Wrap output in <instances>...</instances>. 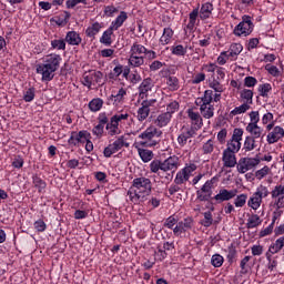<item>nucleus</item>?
Wrapping results in <instances>:
<instances>
[{
	"mask_svg": "<svg viewBox=\"0 0 284 284\" xmlns=\"http://www.w3.org/2000/svg\"><path fill=\"white\" fill-rule=\"evenodd\" d=\"M152 194V180L145 176L135 178L132 181V185L128 191V196L131 203L139 205L145 203L148 196Z\"/></svg>",
	"mask_w": 284,
	"mask_h": 284,
	"instance_id": "obj_1",
	"label": "nucleus"
},
{
	"mask_svg": "<svg viewBox=\"0 0 284 284\" xmlns=\"http://www.w3.org/2000/svg\"><path fill=\"white\" fill-rule=\"evenodd\" d=\"M61 61H63L61 54L50 53L45 55L42 63L37 64L36 72L42 75V81H52L54 73L61 65Z\"/></svg>",
	"mask_w": 284,
	"mask_h": 284,
	"instance_id": "obj_2",
	"label": "nucleus"
},
{
	"mask_svg": "<svg viewBox=\"0 0 284 284\" xmlns=\"http://www.w3.org/2000/svg\"><path fill=\"white\" fill-rule=\"evenodd\" d=\"M162 134L163 131H159L156 126L151 125L138 136V139H141L139 145H141L142 148H156V145H159V143L161 142V140L156 139H160Z\"/></svg>",
	"mask_w": 284,
	"mask_h": 284,
	"instance_id": "obj_3",
	"label": "nucleus"
},
{
	"mask_svg": "<svg viewBox=\"0 0 284 284\" xmlns=\"http://www.w3.org/2000/svg\"><path fill=\"white\" fill-rule=\"evenodd\" d=\"M254 31V22H252V17L243 16L242 21L233 30L235 37H250Z\"/></svg>",
	"mask_w": 284,
	"mask_h": 284,
	"instance_id": "obj_4",
	"label": "nucleus"
},
{
	"mask_svg": "<svg viewBox=\"0 0 284 284\" xmlns=\"http://www.w3.org/2000/svg\"><path fill=\"white\" fill-rule=\"evenodd\" d=\"M123 148H130V143L125 141V135H121L113 143L104 148L103 155L105 159H110L112 154H116V152L123 150Z\"/></svg>",
	"mask_w": 284,
	"mask_h": 284,
	"instance_id": "obj_5",
	"label": "nucleus"
},
{
	"mask_svg": "<svg viewBox=\"0 0 284 284\" xmlns=\"http://www.w3.org/2000/svg\"><path fill=\"white\" fill-rule=\"evenodd\" d=\"M216 181H219V178L213 176L203 184L201 190L196 191L197 201L204 202L212 199V190L214 189V183H216Z\"/></svg>",
	"mask_w": 284,
	"mask_h": 284,
	"instance_id": "obj_6",
	"label": "nucleus"
},
{
	"mask_svg": "<svg viewBox=\"0 0 284 284\" xmlns=\"http://www.w3.org/2000/svg\"><path fill=\"white\" fill-rule=\"evenodd\" d=\"M83 85L85 88H92V85H103V72L101 71H88L83 74Z\"/></svg>",
	"mask_w": 284,
	"mask_h": 284,
	"instance_id": "obj_7",
	"label": "nucleus"
},
{
	"mask_svg": "<svg viewBox=\"0 0 284 284\" xmlns=\"http://www.w3.org/2000/svg\"><path fill=\"white\" fill-rule=\"evenodd\" d=\"M258 163H261V159L258 158H241L236 164V169L240 174H245V172L254 170Z\"/></svg>",
	"mask_w": 284,
	"mask_h": 284,
	"instance_id": "obj_8",
	"label": "nucleus"
},
{
	"mask_svg": "<svg viewBox=\"0 0 284 284\" xmlns=\"http://www.w3.org/2000/svg\"><path fill=\"white\" fill-rule=\"evenodd\" d=\"M195 170L196 164H190L180 170L174 179L175 185H183V183H187V181H190V178L192 176V172H195Z\"/></svg>",
	"mask_w": 284,
	"mask_h": 284,
	"instance_id": "obj_9",
	"label": "nucleus"
},
{
	"mask_svg": "<svg viewBox=\"0 0 284 284\" xmlns=\"http://www.w3.org/2000/svg\"><path fill=\"white\" fill-rule=\"evenodd\" d=\"M241 141H243V129H234L231 140L227 142V148L230 152H239L241 150Z\"/></svg>",
	"mask_w": 284,
	"mask_h": 284,
	"instance_id": "obj_10",
	"label": "nucleus"
},
{
	"mask_svg": "<svg viewBox=\"0 0 284 284\" xmlns=\"http://www.w3.org/2000/svg\"><path fill=\"white\" fill-rule=\"evenodd\" d=\"M180 132L181 133L178 136V143L180 148H185V145H187V141L196 136V129H194L193 126L183 125Z\"/></svg>",
	"mask_w": 284,
	"mask_h": 284,
	"instance_id": "obj_11",
	"label": "nucleus"
},
{
	"mask_svg": "<svg viewBox=\"0 0 284 284\" xmlns=\"http://www.w3.org/2000/svg\"><path fill=\"white\" fill-rule=\"evenodd\" d=\"M156 100H144L141 103V108L138 110V121H145L150 116V108H154Z\"/></svg>",
	"mask_w": 284,
	"mask_h": 284,
	"instance_id": "obj_12",
	"label": "nucleus"
},
{
	"mask_svg": "<svg viewBox=\"0 0 284 284\" xmlns=\"http://www.w3.org/2000/svg\"><path fill=\"white\" fill-rule=\"evenodd\" d=\"M271 196L273 200H275L274 205H276L277 210H281L284 207V185L280 184L274 187V190L271 192Z\"/></svg>",
	"mask_w": 284,
	"mask_h": 284,
	"instance_id": "obj_13",
	"label": "nucleus"
},
{
	"mask_svg": "<svg viewBox=\"0 0 284 284\" xmlns=\"http://www.w3.org/2000/svg\"><path fill=\"white\" fill-rule=\"evenodd\" d=\"M239 194V191L236 189L234 190H227V189H221L219 194H216L214 197H212L216 203H223L225 201H232L234 196Z\"/></svg>",
	"mask_w": 284,
	"mask_h": 284,
	"instance_id": "obj_14",
	"label": "nucleus"
},
{
	"mask_svg": "<svg viewBox=\"0 0 284 284\" xmlns=\"http://www.w3.org/2000/svg\"><path fill=\"white\" fill-rule=\"evenodd\" d=\"M222 161L224 163V168H236V152L225 149L223 151Z\"/></svg>",
	"mask_w": 284,
	"mask_h": 284,
	"instance_id": "obj_15",
	"label": "nucleus"
},
{
	"mask_svg": "<svg viewBox=\"0 0 284 284\" xmlns=\"http://www.w3.org/2000/svg\"><path fill=\"white\" fill-rule=\"evenodd\" d=\"M284 136V129L282 126H274L273 131L267 134L266 141L268 145L278 143Z\"/></svg>",
	"mask_w": 284,
	"mask_h": 284,
	"instance_id": "obj_16",
	"label": "nucleus"
},
{
	"mask_svg": "<svg viewBox=\"0 0 284 284\" xmlns=\"http://www.w3.org/2000/svg\"><path fill=\"white\" fill-rule=\"evenodd\" d=\"M172 170L173 172L179 170V158L175 155L162 161V172H170Z\"/></svg>",
	"mask_w": 284,
	"mask_h": 284,
	"instance_id": "obj_17",
	"label": "nucleus"
},
{
	"mask_svg": "<svg viewBox=\"0 0 284 284\" xmlns=\"http://www.w3.org/2000/svg\"><path fill=\"white\" fill-rule=\"evenodd\" d=\"M187 116L193 122V125L196 126L194 128V130H201V128H203V118H201V114H199V112H194V110L189 109Z\"/></svg>",
	"mask_w": 284,
	"mask_h": 284,
	"instance_id": "obj_18",
	"label": "nucleus"
},
{
	"mask_svg": "<svg viewBox=\"0 0 284 284\" xmlns=\"http://www.w3.org/2000/svg\"><path fill=\"white\" fill-rule=\"evenodd\" d=\"M102 28H104L103 22H93L92 26L87 28L85 34L90 39H94L99 34V32H101Z\"/></svg>",
	"mask_w": 284,
	"mask_h": 284,
	"instance_id": "obj_19",
	"label": "nucleus"
},
{
	"mask_svg": "<svg viewBox=\"0 0 284 284\" xmlns=\"http://www.w3.org/2000/svg\"><path fill=\"white\" fill-rule=\"evenodd\" d=\"M213 10H214V4L210 2L202 4L200 9V19H202V21H205V19H210Z\"/></svg>",
	"mask_w": 284,
	"mask_h": 284,
	"instance_id": "obj_20",
	"label": "nucleus"
},
{
	"mask_svg": "<svg viewBox=\"0 0 284 284\" xmlns=\"http://www.w3.org/2000/svg\"><path fill=\"white\" fill-rule=\"evenodd\" d=\"M65 41L69 45H80L82 39L77 31H69L65 36Z\"/></svg>",
	"mask_w": 284,
	"mask_h": 284,
	"instance_id": "obj_21",
	"label": "nucleus"
},
{
	"mask_svg": "<svg viewBox=\"0 0 284 284\" xmlns=\"http://www.w3.org/2000/svg\"><path fill=\"white\" fill-rule=\"evenodd\" d=\"M125 21H128V12L121 11L116 19L112 21L110 28H112V30H119Z\"/></svg>",
	"mask_w": 284,
	"mask_h": 284,
	"instance_id": "obj_22",
	"label": "nucleus"
},
{
	"mask_svg": "<svg viewBox=\"0 0 284 284\" xmlns=\"http://www.w3.org/2000/svg\"><path fill=\"white\" fill-rule=\"evenodd\" d=\"M112 34H114V29H112V27H109L108 30L102 33V37L100 38V43L106 47L112 45Z\"/></svg>",
	"mask_w": 284,
	"mask_h": 284,
	"instance_id": "obj_23",
	"label": "nucleus"
},
{
	"mask_svg": "<svg viewBox=\"0 0 284 284\" xmlns=\"http://www.w3.org/2000/svg\"><path fill=\"white\" fill-rule=\"evenodd\" d=\"M213 100H214V91L206 90L204 92V95L200 99V103H202L200 110H205V105H210V103H212Z\"/></svg>",
	"mask_w": 284,
	"mask_h": 284,
	"instance_id": "obj_24",
	"label": "nucleus"
},
{
	"mask_svg": "<svg viewBox=\"0 0 284 284\" xmlns=\"http://www.w3.org/2000/svg\"><path fill=\"white\" fill-rule=\"evenodd\" d=\"M284 247V236L278 237L274 243H272L268 247V253L278 254L281 250Z\"/></svg>",
	"mask_w": 284,
	"mask_h": 284,
	"instance_id": "obj_25",
	"label": "nucleus"
},
{
	"mask_svg": "<svg viewBox=\"0 0 284 284\" xmlns=\"http://www.w3.org/2000/svg\"><path fill=\"white\" fill-rule=\"evenodd\" d=\"M150 90H152V78H146L142 81V83L139 87V92H140L141 99H143V95L148 94V92H150Z\"/></svg>",
	"mask_w": 284,
	"mask_h": 284,
	"instance_id": "obj_26",
	"label": "nucleus"
},
{
	"mask_svg": "<svg viewBox=\"0 0 284 284\" xmlns=\"http://www.w3.org/2000/svg\"><path fill=\"white\" fill-rule=\"evenodd\" d=\"M246 132H250L252 139H261L263 134V129L258 124H247Z\"/></svg>",
	"mask_w": 284,
	"mask_h": 284,
	"instance_id": "obj_27",
	"label": "nucleus"
},
{
	"mask_svg": "<svg viewBox=\"0 0 284 284\" xmlns=\"http://www.w3.org/2000/svg\"><path fill=\"white\" fill-rule=\"evenodd\" d=\"M138 153L140 159H142L143 163H150L154 159V152L148 150V149H138Z\"/></svg>",
	"mask_w": 284,
	"mask_h": 284,
	"instance_id": "obj_28",
	"label": "nucleus"
},
{
	"mask_svg": "<svg viewBox=\"0 0 284 284\" xmlns=\"http://www.w3.org/2000/svg\"><path fill=\"white\" fill-rule=\"evenodd\" d=\"M170 121H172V115H170V113L164 112L156 118L155 125H158V128H165V125H168Z\"/></svg>",
	"mask_w": 284,
	"mask_h": 284,
	"instance_id": "obj_29",
	"label": "nucleus"
},
{
	"mask_svg": "<svg viewBox=\"0 0 284 284\" xmlns=\"http://www.w3.org/2000/svg\"><path fill=\"white\" fill-rule=\"evenodd\" d=\"M174 37V31L171 28H164L163 34L160 38V43L162 45H168L170 41H172V38Z\"/></svg>",
	"mask_w": 284,
	"mask_h": 284,
	"instance_id": "obj_30",
	"label": "nucleus"
},
{
	"mask_svg": "<svg viewBox=\"0 0 284 284\" xmlns=\"http://www.w3.org/2000/svg\"><path fill=\"white\" fill-rule=\"evenodd\" d=\"M262 203L263 200L261 199V195H258V193L255 192L253 196L250 197L247 205L248 207H252V210H258Z\"/></svg>",
	"mask_w": 284,
	"mask_h": 284,
	"instance_id": "obj_31",
	"label": "nucleus"
},
{
	"mask_svg": "<svg viewBox=\"0 0 284 284\" xmlns=\"http://www.w3.org/2000/svg\"><path fill=\"white\" fill-rule=\"evenodd\" d=\"M166 85H169V90H171V92H176V90H179V88H181L179 78H176L174 75L166 77Z\"/></svg>",
	"mask_w": 284,
	"mask_h": 284,
	"instance_id": "obj_32",
	"label": "nucleus"
},
{
	"mask_svg": "<svg viewBox=\"0 0 284 284\" xmlns=\"http://www.w3.org/2000/svg\"><path fill=\"white\" fill-rule=\"evenodd\" d=\"M261 223H263L261 216H258L257 214H252L247 220L246 227L247 230H252L254 227H258Z\"/></svg>",
	"mask_w": 284,
	"mask_h": 284,
	"instance_id": "obj_33",
	"label": "nucleus"
},
{
	"mask_svg": "<svg viewBox=\"0 0 284 284\" xmlns=\"http://www.w3.org/2000/svg\"><path fill=\"white\" fill-rule=\"evenodd\" d=\"M129 63L133 68H141V65L145 63V57L131 54L129 58Z\"/></svg>",
	"mask_w": 284,
	"mask_h": 284,
	"instance_id": "obj_34",
	"label": "nucleus"
},
{
	"mask_svg": "<svg viewBox=\"0 0 284 284\" xmlns=\"http://www.w3.org/2000/svg\"><path fill=\"white\" fill-rule=\"evenodd\" d=\"M131 54L135 57H143V54H148V49L143 44L134 43L131 47Z\"/></svg>",
	"mask_w": 284,
	"mask_h": 284,
	"instance_id": "obj_35",
	"label": "nucleus"
},
{
	"mask_svg": "<svg viewBox=\"0 0 284 284\" xmlns=\"http://www.w3.org/2000/svg\"><path fill=\"white\" fill-rule=\"evenodd\" d=\"M103 108V100L101 98L93 99L89 102V110L91 112H99Z\"/></svg>",
	"mask_w": 284,
	"mask_h": 284,
	"instance_id": "obj_36",
	"label": "nucleus"
},
{
	"mask_svg": "<svg viewBox=\"0 0 284 284\" xmlns=\"http://www.w3.org/2000/svg\"><path fill=\"white\" fill-rule=\"evenodd\" d=\"M242 52H243V44L232 43L230 45V53L227 55V59H230V57H239V54H241Z\"/></svg>",
	"mask_w": 284,
	"mask_h": 284,
	"instance_id": "obj_37",
	"label": "nucleus"
},
{
	"mask_svg": "<svg viewBox=\"0 0 284 284\" xmlns=\"http://www.w3.org/2000/svg\"><path fill=\"white\" fill-rule=\"evenodd\" d=\"M199 18V8L194 9L190 14H189V23L186 28L189 30H194V26H196V19Z\"/></svg>",
	"mask_w": 284,
	"mask_h": 284,
	"instance_id": "obj_38",
	"label": "nucleus"
},
{
	"mask_svg": "<svg viewBox=\"0 0 284 284\" xmlns=\"http://www.w3.org/2000/svg\"><path fill=\"white\" fill-rule=\"evenodd\" d=\"M88 139H92V134H90V132L82 130L79 133L75 132V141L79 145V143H85V141H88Z\"/></svg>",
	"mask_w": 284,
	"mask_h": 284,
	"instance_id": "obj_39",
	"label": "nucleus"
},
{
	"mask_svg": "<svg viewBox=\"0 0 284 284\" xmlns=\"http://www.w3.org/2000/svg\"><path fill=\"white\" fill-rule=\"evenodd\" d=\"M241 99L246 101V104L252 105V99H254V92L250 89H243L240 93Z\"/></svg>",
	"mask_w": 284,
	"mask_h": 284,
	"instance_id": "obj_40",
	"label": "nucleus"
},
{
	"mask_svg": "<svg viewBox=\"0 0 284 284\" xmlns=\"http://www.w3.org/2000/svg\"><path fill=\"white\" fill-rule=\"evenodd\" d=\"M163 172V161L161 160H153L150 163V172H152V174H159V171Z\"/></svg>",
	"mask_w": 284,
	"mask_h": 284,
	"instance_id": "obj_41",
	"label": "nucleus"
},
{
	"mask_svg": "<svg viewBox=\"0 0 284 284\" xmlns=\"http://www.w3.org/2000/svg\"><path fill=\"white\" fill-rule=\"evenodd\" d=\"M105 129L108 130L110 136H115V134H121L119 131V124L110 120V123L106 124Z\"/></svg>",
	"mask_w": 284,
	"mask_h": 284,
	"instance_id": "obj_42",
	"label": "nucleus"
},
{
	"mask_svg": "<svg viewBox=\"0 0 284 284\" xmlns=\"http://www.w3.org/2000/svg\"><path fill=\"white\" fill-rule=\"evenodd\" d=\"M204 219L201 220V225H203V227H211V225L214 223V217H212V212L206 211L203 213Z\"/></svg>",
	"mask_w": 284,
	"mask_h": 284,
	"instance_id": "obj_43",
	"label": "nucleus"
},
{
	"mask_svg": "<svg viewBox=\"0 0 284 284\" xmlns=\"http://www.w3.org/2000/svg\"><path fill=\"white\" fill-rule=\"evenodd\" d=\"M179 225L182 227L183 232H187V230H192L194 225V219L191 216L184 219L183 221L179 222Z\"/></svg>",
	"mask_w": 284,
	"mask_h": 284,
	"instance_id": "obj_44",
	"label": "nucleus"
},
{
	"mask_svg": "<svg viewBox=\"0 0 284 284\" xmlns=\"http://www.w3.org/2000/svg\"><path fill=\"white\" fill-rule=\"evenodd\" d=\"M255 148H256V139L252 136H246L244 141V150L246 152H252V150H254Z\"/></svg>",
	"mask_w": 284,
	"mask_h": 284,
	"instance_id": "obj_45",
	"label": "nucleus"
},
{
	"mask_svg": "<svg viewBox=\"0 0 284 284\" xmlns=\"http://www.w3.org/2000/svg\"><path fill=\"white\" fill-rule=\"evenodd\" d=\"M247 110H250V104H247V103L245 102V103H243L242 105L236 106L235 109H233V110L231 111V115H232V116H236V115H239V114H245V112H246Z\"/></svg>",
	"mask_w": 284,
	"mask_h": 284,
	"instance_id": "obj_46",
	"label": "nucleus"
},
{
	"mask_svg": "<svg viewBox=\"0 0 284 284\" xmlns=\"http://www.w3.org/2000/svg\"><path fill=\"white\" fill-rule=\"evenodd\" d=\"M171 52L172 54H175V57H185V54H187V49L184 48L182 44H178L175 47H172Z\"/></svg>",
	"mask_w": 284,
	"mask_h": 284,
	"instance_id": "obj_47",
	"label": "nucleus"
},
{
	"mask_svg": "<svg viewBox=\"0 0 284 284\" xmlns=\"http://www.w3.org/2000/svg\"><path fill=\"white\" fill-rule=\"evenodd\" d=\"M33 185L37 187L38 192H43V189L47 187L45 181H43L38 175H33Z\"/></svg>",
	"mask_w": 284,
	"mask_h": 284,
	"instance_id": "obj_48",
	"label": "nucleus"
},
{
	"mask_svg": "<svg viewBox=\"0 0 284 284\" xmlns=\"http://www.w3.org/2000/svg\"><path fill=\"white\" fill-rule=\"evenodd\" d=\"M204 119H212L214 116V105H205L203 110H200Z\"/></svg>",
	"mask_w": 284,
	"mask_h": 284,
	"instance_id": "obj_49",
	"label": "nucleus"
},
{
	"mask_svg": "<svg viewBox=\"0 0 284 284\" xmlns=\"http://www.w3.org/2000/svg\"><path fill=\"white\" fill-rule=\"evenodd\" d=\"M223 262L224 258L221 254H214L211 258V265H213V267H221Z\"/></svg>",
	"mask_w": 284,
	"mask_h": 284,
	"instance_id": "obj_50",
	"label": "nucleus"
},
{
	"mask_svg": "<svg viewBox=\"0 0 284 284\" xmlns=\"http://www.w3.org/2000/svg\"><path fill=\"white\" fill-rule=\"evenodd\" d=\"M267 174H270V166L265 165L264 168H262L255 172V178L258 181H262V179H265V176H267Z\"/></svg>",
	"mask_w": 284,
	"mask_h": 284,
	"instance_id": "obj_51",
	"label": "nucleus"
},
{
	"mask_svg": "<svg viewBox=\"0 0 284 284\" xmlns=\"http://www.w3.org/2000/svg\"><path fill=\"white\" fill-rule=\"evenodd\" d=\"M36 90L34 88H29L23 95V101L26 103H30L31 101H34Z\"/></svg>",
	"mask_w": 284,
	"mask_h": 284,
	"instance_id": "obj_52",
	"label": "nucleus"
},
{
	"mask_svg": "<svg viewBox=\"0 0 284 284\" xmlns=\"http://www.w3.org/2000/svg\"><path fill=\"white\" fill-rule=\"evenodd\" d=\"M51 48L53 50H65V40H63V39L52 40Z\"/></svg>",
	"mask_w": 284,
	"mask_h": 284,
	"instance_id": "obj_53",
	"label": "nucleus"
},
{
	"mask_svg": "<svg viewBox=\"0 0 284 284\" xmlns=\"http://www.w3.org/2000/svg\"><path fill=\"white\" fill-rule=\"evenodd\" d=\"M247 203V194H240L236 196L234 205L235 207H243Z\"/></svg>",
	"mask_w": 284,
	"mask_h": 284,
	"instance_id": "obj_54",
	"label": "nucleus"
},
{
	"mask_svg": "<svg viewBox=\"0 0 284 284\" xmlns=\"http://www.w3.org/2000/svg\"><path fill=\"white\" fill-rule=\"evenodd\" d=\"M264 68H265V70H267L268 74H271L272 77L281 75V71L278 70V67H276V65L266 64Z\"/></svg>",
	"mask_w": 284,
	"mask_h": 284,
	"instance_id": "obj_55",
	"label": "nucleus"
},
{
	"mask_svg": "<svg viewBox=\"0 0 284 284\" xmlns=\"http://www.w3.org/2000/svg\"><path fill=\"white\" fill-rule=\"evenodd\" d=\"M255 194H258L260 199H265L270 196V191L267 190V186L265 185H260L255 192Z\"/></svg>",
	"mask_w": 284,
	"mask_h": 284,
	"instance_id": "obj_56",
	"label": "nucleus"
},
{
	"mask_svg": "<svg viewBox=\"0 0 284 284\" xmlns=\"http://www.w3.org/2000/svg\"><path fill=\"white\" fill-rule=\"evenodd\" d=\"M265 256L268 261V270L274 272V270H276V265H278V262L276 260H272V253L270 252H266Z\"/></svg>",
	"mask_w": 284,
	"mask_h": 284,
	"instance_id": "obj_57",
	"label": "nucleus"
},
{
	"mask_svg": "<svg viewBox=\"0 0 284 284\" xmlns=\"http://www.w3.org/2000/svg\"><path fill=\"white\" fill-rule=\"evenodd\" d=\"M202 150L204 154H212V152H214V142L212 140H209L206 143L203 144Z\"/></svg>",
	"mask_w": 284,
	"mask_h": 284,
	"instance_id": "obj_58",
	"label": "nucleus"
},
{
	"mask_svg": "<svg viewBox=\"0 0 284 284\" xmlns=\"http://www.w3.org/2000/svg\"><path fill=\"white\" fill-rule=\"evenodd\" d=\"M272 90V84L264 83L258 87V92L262 97H267V93Z\"/></svg>",
	"mask_w": 284,
	"mask_h": 284,
	"instance_id": "obj_59",
	"label": "nucleus"
},
{
	"mask_svg": "<svg viewBox=\"0 0 284 284\" xmlns=\"http://www.w3.org/2000/svg\"><path fill=\"white\" fill-rule=\"evenodd\" d=\"M179 223V220H176V217L174 216H169L165 222H164V227H168L169 230H173L174 225Z\"/></svg>",
	"mask_w": 284,
	"mask_h": 284,
	"instance_id": "obj_60",
	"label": "nucleus"
},
{
	"mask_svg": "<svg viewBox=\"0 0 284 284\" xmlns=\"http://www.w3.org/2000/svg\"><path fill=\"white\" fill-rule=\"evenodd\" d=\"M104 125L103 124H97L93 129H92V133L94 134V136H97L98 139H101V136H103V130H104Z\"/></svg>",
	"mask_w": 284,
	"mask_h": 284,
	"instance_id": "obj_61",
	"label": "nucleus"
},
{
	"mask_svg": "<svg viewBox=\"0 0 284 284\" xmlns=\"http://www.w3.org/2000/svg\"><path fill=\"white\" fill-rule=\"evenodd\" d=\"M119 12V9L115 8L114 6H106L104 8V17H114Z\"/></svg>",
	"mask_w": 284,
	"mask_h": 284,
	"instance_id": "obj_62",
	"label": "nucleus"
},
{
	"mask_svg": "<svg viewBox=\"0 0 284 284\" xmlns=\"http://www.w3.org/2000/svg\"><path fill=\"white\" fill-rule=\"evenodd\" d=\"M176 110H179V103L176 101L169 103L166 106V113H169L170 116H172Z\"/></svg>",
	"mask_w": 284,
	"mask_h": 284,
	"instance_id": "obj_63",
	"label": "nucleus"
},
{
	"mask_svg": "<svg viewBox=\"0 0 284 284\" xmlns=\"http://www.w3.org/2000/svg\"><path fill=\"white\" fill-rule=\"evenodd\" d=\"M256 83H258V80H256V78H254V77H246L244 79L245 88H254V85H256Z\"/></svg>",
	"mask_w": 284,
	"mask_h": 284,
	"instance_id": "obj_64",
	"label": "nucleus"
}]
</instances>
